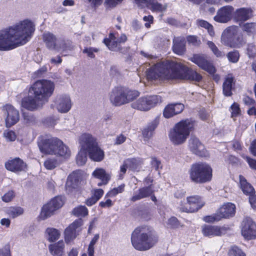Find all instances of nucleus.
<instances>
[{
	"label": "nucleus",
	"mask_w": 256,
	"mask_h": 256,
	"mask_svg": "<svg viewBox=\"0 0 256 256\" xmlns=\"http://www.w3.org/2000/svg\"><path fill=\"white\" fill-rule=\"evenodd\" d=\"M198 24L201 27L207 29L208 33L211 36H213L214 35V32L212 26L206 21L204 20H198Z\"/></svg>",
	"instance_id": "c03bdc74"
},
{
	"label": "nucleus",
	"mask_w": 256,
	"mask_h": 256,
	"mask_svg": "<svg viewBox=\"0 0 256 256\" xmlns=\"http://www.w3.org/2000/svg\"><path fill=\"white\" fill-rule=\"evenodd\" d=\"M16 48V25L0 30V50H10Z\"/></svg>",
	"instance_id": "1a4fd4ad"
},
{
	"label": "nucleus",
	"mask_w": 256,
	"mask_h": 256,
	"mask_svg": "<svg viewBox=\"0 0 256 256\" xmlns=\"http://www.w3.org/2000/svg\"><path fill=\"white\" fill-rule=\"evenodd\" d=\"M234 10L232 6H227L220 8L217 12L214 20L220 23H226L230 20L232 14Z\"/></svg>",
	"instance_id": "a211bd4d"
},
{
	"label": "nucleus",
	"mask_w": 256,
	"mask_h": 256,
	"mask_svg": "<svg viewBox=\"0 0 256 256\" xmlns=\"http://www.w3.org/2000/svg\"><path fill=\"white\" fill-rule=\"evenodd\" d=\"M64 248L63 242H58L54 244H50L49 246V250L54 256H62L64 253Z\"/></svg>",
	"instance_id": "f704fd0d"
},
{
	"label": "nucleus",
	"mask_w": 256,
	"mask_h": 256,
	"mask_svg": "<svg viewBox=\"0 0 256 256\" xmlns=\"http://www.w3.org/2000/svg\"><path fill=\"white\" fill-rule=\"evenodd\" d=\"M162 102L161 97L156 95L149 96L139 98L131 104L134 109L148 111Z\"/></svg>",
	"instance_id": "9b49d317"
},
{
	"label": "nucleus",
	"mask_w": 256,
	"mask_h": 256,
	"mask_svg": "<svg viewBox=\"0 0 256 256\" xmlns=\"http://www.w3.org/2000/svg\"><path fill=\"white\" fill-rule=\"evenodd\" d=\"M40 150L44 154H54L67 158L70 156V148L63 142L56 138H52L44 140L39 145Z\"/></svg>",
	"instance_id": "20e7f679"
},
{
	"label": "nucleus",
	"mask_w": 256,
	"mask_h": 256,
	"mask_svg": "<svg viewBox=\"0 0 256 256\" xmlns=\"http://www.w3.org/2000/svg\"><path fill=\"white\" fill-rule=\"evenodd\" d=\"M104 190L102 189H96L92 192V196L98 200L103 195Z\"/></svg>",
	"instance_id": "69168bd1"
},
{
	"label": "nucleus",
	"mask_w": 256,
	"mask_h": 256,
	"mask_svg": "<svg viewBox=\"0 0 256 256\" xmlns=\"http://www.w3.org/2000/svg\"><path fill=\"white\" fill-rule=\"evenodd\" d=\"M220 216L218 212L214 216H208L204 218V220L207 222H212L215 221H218L220 220Z\"/></svg>",
	"instance_id": "13d9d810"
},
{
	"label": "nucleus",
	"mask_w": 256,
	"mask_h": 256,
	"mask_svg": "<svg viewBox=\"0 0 256 256\" xmlns=\"http://www.w3.org/2000/svg\"><path fill=\"white\" fill-rule=\"evenodd\" d=\"M202 232L206 236H220L226 232V229L224 227L204 225L202 228Z\"/></svg>",
	"instance_id": "b1692460"
},
{
	"label": "nucleus",
	"mask_w": 256,
	"mask_h": 256,
	"mask_svg": "<svg viewBox=\"0 0 256 256\" xmlns=\"http://www.w3.org/2000/svg\"><path fill=\"white\" fill-rule=\"evenodd\" d=\"M87 149H84L82 146H80V150L76 158V163L78 165L83 166L86 164L87 160Z\"/></svg>",
	"instance_id": "4c0bfd02"
},
{
	"label": "nucleus",
	"mask_w": 256,
	"mask_h": 256,
	"mask_svg": "<svg viewBox=\"0 0 256 256\" xmlns=\"http://www.w3.org/2000/svg\"><path fill=\"white\" fill-rule=\"evenodd\" d=\"M204 204L199 196H191L187 198L186 202H182L180 208L183 212H194L202 208Z\"/></svg>",
	"instance_id": "f8f14e48"
},
{
	"label": "nucleus",
	"mask_w": 256,
	"mask_h": 256,
	"mask_svg": "<svg viewBox=\"0 0 256 256\" xmlns=\"http://www.w3.org/2000/svg\"><path fill=\"white\" fill-rule=\"evenodd\" d=\"M173 51L178 54H183L186 51V40L184 37L174 38L173 40Z\"/></svg>",
	"instance_id": "c85d7f7f"
},
{
	"label": "nucleus",
	"mask_w": 256,
	"mask_h": 256,
	"mask_svg": "<svg viewBox=\"0 0 256 256\" xmlns=\"http://www.w3.org/2000/svg\"><path fill=\"white\" fill-rule=\"evenodd\" d=\"M242 30L248 35L254 34L256 32V23L246 22L241 26Z\"/></svg>",
	"instance_id": "58836bf2"
},
{
	"label": "nucleus",
	"mask_w": 256,
	"mask_h": 256,
	"mask_svg": "<svg viewBox=\"0 0 256 256\" xmlns=\"http://www.w3.org/2000/svg\"><path fill=\"white\" fill-rule=\"evenodd\" d=\"M72 214L78 217H84L88 215V210L85 206H79L73 210Z\"/></svg>",
	"instance_id": "ea45409f"
},
{
	"label": "nucleus",
	"mask_w": 256,
	"mask_h": 256,
	"mask_svg": "<svg viewBox=\"0 0 256 256\" xmlns=\"http://www.w3.org/2000/svg\"><path fill=\"white\" fill-rule=\"evenodd\" d=\"M80 146L87 149L89 157L96 162L102 160L104 157V152L98 146L94 138L90 134H84L80 138Z\"/></svg>",
	"instance_id": "423d86ee"
},
{
	"label": "nucleus",
	"mask_w": 256,
	"mask_h": 256,
	"mask_svg": "<svg viewBox=\"0 0 256 256\" xmlns=\"http://www.w3.org/2000/svg\"><path fill=\"white\" fill-rule=\"evenodd\" d=\"M249 149L251 154L256 156V139L252 142Z\"/></svg>",
	"instance_id": "774afa93"
},
{
	"label": "nucleus",
	"mask_w": 256,
	"mask_h": 256,
	"mask_svg": "<svg viewBox=\"0 0 256 256\" xmlns=\"http://www.w3.org/2000/svg\"><path fill=\"white\" fill-rule=\"evenodd\" d=\"M56 210L50 205L49 202L44 205L42 208L39 218L41 220H44L52 216Z\"/></svg>",
	"instance_id": "473e14b6"
},
{
	"label": "nucleus",
	"mask_w": 256,
	"mask_h": 256,
	"mask_svg": "<svg viewBox=\"0 0 256 256\" xmlns=\"http://www.w3.org/2000/svg\"><path fill=\"white\" fill-rule=\"evenodd\" d=\"M133 246L140 251L147 250L158 242V236L153 229L144 226L136 228L132 232L131 238Z\"/></svg>",
	"instance_id": "f03ea898"
},
{
	"label": "nucleus",
	"mask_w": 256,
	"mask_h": 256,
	"mask_svg": "<svg viewBox=\"0 0 256 256\" xmlns=\"http://www.w3.org/2000/svg\"><path fill=\"white\" fill-rule=\"evenodd\" d=\"M28 96L22 100V106L30 110H34L42 107L44 104L35 96Z\"/></svg>",
	"instance_id": "5701e85b"
},
{
	"label": "nucleus",
	"mask_w": 256,
	"mask_h": 256,
	"mask_svg": "<svg viewBox=\"0 0 256 256\" xmlns=\"http://www.w3.org/2000/svg\"><path fill=\"white\" fill-rule=\"evenodd\" d=\"M239 57V53L236 50L229 52L227 54V58L228 60L232 62H236L238 60Z\"/></svg>",
	"instance_id": "3c124183"
},
{
	"label": "nucleus",
	"mask_w": 256,
	"mask_h": 256,
	"mask_svg": "<svg viewBox=\"0 0 256 256\" xmlns=\"http://www.w3.org/2000/svg\"><path fill=\"white\" fill-rule=\"evenodd\" d=\"M54 89V83L49 80H42L36 82L30 88L29 92L35 96L44 105L52 95Z\"/></svg>",
	"instance_id": "39448f33"
},
{
	"label": "nucleus",
	"mask_w": 256,
	"mask_h": 256,
	"mask_svg": "<svg viewBox=\"0 0 256 256\" xmlns=\"http://www.w3.org/2000/svg\"><path fill=\"white\" fill-rule=\"evenodd\" d=\"M14 192L12 191H10L6 193L2 198L3 201L5 202H10L12 198L14 197Z\"/></svg>",
	"instance_id": "680f3d73"
},
{
	"label": "nucleus",
	"mask_w": 256,
	"mask_h": 256,
	"mask_svg": "<svg viewBox=\"0 0 256 256\" xmlns=\"http://www.w3.org/2000/svg\"><path fill=\"white\" fill-rule=\"evenodd\" d=\"M189 146L195 154L202 156L204 154V146L199 140L195 136H192L189 140Z\"/></svg>",
	"instance_id": "a878e982"
},
{
	"label": "nucleus",
	"mask_w": 256,
	"mask_h": 256,
	"mask_svg": "<svg viewBox=\"0 0 256 256\" xmlns=\"http://www.w3.org/2000/svg\"><path fill=\"white\" fill-rule=\"evenodd\" d=\"M4 136L8 141H14L16 138V135L14 131L10 130H6L4 132Z\"/></svg>",
	"instance_id": "5fc2aeb1"
},
{
	"label": "nucleus",
	"mask_w": 256,
	"mask_h": 256,
	"mask_svg": "<svg viewBox=\"0 0 256 256\" xmlns=\"http://www.w3.org/2000/svg\"><path fill=\"white\" fill-rule=\"evenodd\" d=\"M184 108V106L182 103L170 104L164 108L163 116L166 118H170L180 114Z\"/></svg>",
	"instance_id": "6ab92c4d"
},
{
	"label": "nucleus",
	"mask_w": 256,
	"mask_h": 256,
	"mask_svg": "<svg viewBox=\"0 0 256 256\" xmlns=\"http://www.w3.org/2000/svg\"><path fill=\"white\" fill-rule=\"evenodd\" d=\"M43 40L48 49L58 52L61 50H71L74 48L71 41L64 38H58L56 36L50 32L43 34Z\"/></svg>",
	"instance_id": "6e6552de"
},
{
	"label": "nucleus",
	"mask_w": 256,
	"mask_h": 256,
	"mask_svg": "<svg viewBox=\"0 0 256 256\" xmlns=\"http://www.w3.org/2000/svg\"><path fill=\"white\" fill-rule=\"evenodd\" d=\"M207 44L216 56L222 57L224 56V54L218 50V47L213 42L208 41L207 42Z\"/></svg>",
	"instance_id": "37998d69"
},
{
	"label": "nucleus",
	"mask_w": 256,
	"mask_h": 256,
	"mask_svg": "<svg viewBox=\"0 0 256 256\" xmlns=\"http://www.w3.org/2000/svg\"><path fill=\"white\" fill-rule=\"evenodd\" d=\"M156 126L155 124H152L144 128L142 132L144 136L146 138H149L152 136Z\"/></svg>",
	"instance_id": "8fccbe9b"
},
{
	"label": "nucleus",
	"mask_w": 256,
	"mask_h": 256,
	"mask_svg": "<svg viewBox=\"0 0 256 256\" xmlns=\"http://www.w3.org/2000/svg\"><path fill=\"white\" fill-rule=\"evenodd\" d=\"M166 226L170 228H177L180 226L178 220L174 216L170 218L166 222Z\"/></svg>",
	"instance_id": "de8ad7c7"
},
{
	"label": "nucleus",
	"mask_w": 256,
	"mask_h": 256,
	"mask_svg": "<svg viewBox=\"0 0 256 256\" xmlns=\"http://www.w3.org/2000/svg\"><path fill=\"white\" fill-rule=\"evenodd\" d=\"M6 213L10 217L15 218L16 216V208L14 207H10L6 209Z\"/></svg>",
	"instance_id": "338daca9"
},
{
	"label": "nucleus",
	"mask_w": 256,
	"mask_h": 256,
	"mask_svg": "<svg viewBox=\"0 0 256 256\" xmlns=\"http://www.w3.org/2000/svg\"><path fill=\"white\" fill-rule=\"evenodd\" d=\"M252 12L250 8H242L236 10L234 16L238 20L246 21L252 16Z\"/></svg>",
	"instance_id": "bb28decb"
},
{
	"label": "nucleus",
	"mask_w": 256,
	"mask_h": 256,
	"mask_svg": "<svg viewBox=\"0 0 256 256\" xmlns=\"http://www.w3.org/2000/svg\"><path fill=\"white\" fill-rule=\"evenodd\" d=\"M187 40L188 43L194 46H197L200 44V41L198 40L197 37L194 36H190L187 37Z\"/></svg>",
	"instance_id": "052dcab7"
},
{
	"label": "nucleus",
	"mask_w": 256,
	"mask_h": 256,
	"mask_svg": "<svg viewBox=\"0 0 256 256\" xmlns=\"http://www.w3.org/2000/svg\"><path fill=\"white\" fill-rule=\"evenodd\" d=\"M50 205L56 210L60 208L64 204L62 197L56 196L48 202Z\"/></svg>",
	"instance_id": "a19ab883"
},
{
	"label": "nucleus",
	"mask_w": 256,
	"mask_h": 256,
	"mask_svg": "<svg viewBox=\"0 0 256 256\" xmlns=\"http://www.w3.org/2000/svg\"><path fill=\"white\" fill-rule=\"evenodd\" d=\"M44 166L48 170H52L56 166V160L54 158L47 159L44 162Z\"/></svg>",
	"instance_id": "603ef678"
},
{
	"label": "nucleus",
	"mask_w": 256,
	"mask_h": 256,
	"mask_svg": "<svg viewBox=\"0 0 256 256\" xmlns=\"http://www.w3.org/2000/svg\"><path fill=\"white\" fill-rule=\"evenodd\" d=\"M242 236L246 240L256 238V224L250 218L244 219L241 225Z\"/></svg>",
	"instance_id": "ddd939ff"
},
{
	"label": "nucleus",
	"mask_w": 256,
	"mask_h": 256,
	"mask_svg": "<svg viewBox=\"0 0 256 256\" xmlns=\"http://www.w3.org/2000/svg\"><path fill=\"white\" fill-rule=\"evenodd\" d=\"M246 160L248 163L250 167L255 170H256V160L250 158L248 156L246 158Z\"/></svg>",
	"instance_id": "e2e57ef3"
},
{
	"label": "nucleus",
	"mask_w": 256,
	"mask_h": 256,
	"mask_svg": "<svg viewBox=\"0 0 256 256\" xmlns=\"http://www.w3.org/2000/svg\"><path fill=\"white\" fill-rule=\"evenodd\" d=\"M152 192L153 191L150 186L142 188L139 189L138 192L134 195L130 200L132 202H136L149 196Z\"/></svg>",
	"instance_id": "c756f323"
},
{
	"label": "nucleus",
	"mask_w": 256,
	"mask_h": 256,
	"mask_svg": "<svg viewBox=\"0 0 256 256\" xmlns=\"http://www.w3.org/2000/svg\"><path fill=\"white\" fill-rule=\"evenodd\" d=\"M232 42H234V45L229 46L232 48H239L243 44L244 41L242 36L240 34H238V32L237 36Z\"/></svg>",
	"instance_id": "09e8293b"
},
{
	"label": "nucleus",
	"mask_w": 256,
	"mask_h": 256,
	"mask_svg": "<svg viewBox=\"0 0 256 256\" xmlns=\"http://www.w3.org/2000/svg\"><path fill=\"white\" fill-rule=\"evenodd\" d=\"M124 184H122L117 188H114L106 194V196L112 197L116 196L119 193H122L124 190Z\"/></svg>",
	"instance_id": "49530a36"
},
{
	"label": "nucleus",
	"mask_w": 256,
	"mask_h": 256,
	"mask_svg": "<svg viewBox=\"0 0 256 256\" xmlns=\"http://www.w3.org/2000/svg\"><path fill=\"white\" fill-rule=\"evenodd\" d=\"M229 256H246L245 254L236 246H232L228 252Z\"/></svg>",
	"instance_id": "a18cd8bd"
},
{
	"label": "nucleus",
	"mask_w": 256,
	"mask_h": 256,
	"mask_svg": "<svg viewBox=\"0 0 256 256\" xmlns=\"http://www.w3.org/2000/svg\"><path fill=\"white\" fill-rule=\"evenodd\" d=\"M238 31V28L236 26H231L226 28L221 37L222 44L226 46L234 45V42H232L237 36Z\"/></svg>",
	"instance_id": "aec40b11"
},
{
	"label": "nucleus",
	"mask_w": 256,
	"mask_h": 256,
	"mask_svg": "<svg viewBox=\"0 0 256 256\" xmlns=\"http://www.w3.org/2000/svg\"><path fill=\"white\" fill-rule=\"evenodd\" d=\"M82 220L78 219L70 224L65 230V242L68 244L73 240L78 234V228L82 224Z\"/></svg>",
	"instance_id": "2eb2a0df"
},
{
	"label": "nucleus",
	"mask_w": 256,
	"mask_h": 256,
	"mask_svg": "<svg viewBox=\"0 0 256 256\" xmlns=\"http://www.w3.org/2000/svg\"><path fill=\"white\" fill-rule=\"evenodd\" d=\"M234 84V78L228 74L226 78L222 85L223 93L224 96H228L232 94V88Z\"/></svg>",
	"instance_id": "2f4dec72"
},
{
	"label": "nucleus",
	"mask_w": 256,
	"mask_h": 256,
	"mask_svg": "<svg viewBox=\"0 0 256 256\" xmlns=\"http://www.w3.org/2000/svg\"><path fill=\"white\" fill-rule=\"evenodd\" d=\"M34 30L33 23L28 20L17 24V46L26 44L31 38Z\"/></svg>",
	"instance_id": "9d476101"
},
{
	"label": "nucleus",
	"mask_w": 256,
	"mask_h": 256,
	"mask_svg": "<svg viewBox=\"0 0 256 256\" xmlns=\"http://www.w3.org/2000/svg\"><path fill=\"white\" fill-rule=\"evenodd\" d=\"M46 232L48 234V240L50 242H54L59 238L60 233L55 228H48Z\"/></svg>",
	"instance_id": "79ce46f5"
},
{
	"label": "nucleus",
	"mask_w": 256,
	"mask_h": 256,
	"mask_svg": "<svg viewBox=\"0 0 256 256\" xmlns=\"http://www.w3.org/2000/svg\"><path fill=\"white\" fill-rule=\"evenodd\" d=\"M149 80L172 78L200 82L202 76L196 71L174 61L166 60L154 64L146 72Z\"/></svg>",
	"instance_id": "f257e3e1"
},
{
	"label": "nucleus",
	"mask_w": 256,
	"mask_h": 256,
	"mask_svg": "<svg viewBox=\"0 0 256 256\" xmlns=\"http://www.w3.org/2000/svg\"><path fill=\"white\" fill-rule=\"evenodd\" d=\"M232 116V117L236 116L240 114V108L238 104L234 103L231 106Z\"/></svg>",
	"instance_id": "bf43d9fd"
},
{
	"label": "nucleus",
	"mask_w": 256,
	"mask_h": 256,
	"mask_svg": "<svg viewBox=\"0 0 256 256\" xmlns=\"http://www.w3.org/2000/svg\"><path fill=\"white\" fill-rule=\"evenodd\" d=\"M127 40V37L124 34L120 36L118 33H110L109 38H105L104 42L111 50H117L119 49V45L120 43L124 42Z\"/></svg>",
	"instance_id": "4468645a"
},
{
	"label": "nucleus",
	"mask_w": 256,
	"mask_h": 256,
	"mask_svg": "<svg viewBox=\"0 0 256 256\" xmlns=\"http://www.w3.org/2000/svg\"><path fill=\"white\" fill-rule=\"evenodd\" d=\"M110 100L114 106L125 104L124 88L117 87L113 89L110 94Z\"/></svg>",
	"instance_id": "dca6fc26"
},
{
	"label": "nucleus",
	"mask_w": 256,
	"mask_h": 256,
	"mask_svg": "<svg viewBox=\"0 0 256 256\" xmlns=\"http://www.w3.org/2000/svg\"><path fill=\"white\" fill-rule=\"evenodd\" d=\"M4 114L7 115L6 119V124L7 128H10L16 123V110L10 104H6L2 108Z\"/></svg>",
	"instance_id": "393cba45"
},
{
	"label": "nucleus",
	"mask_w": 256,
	"mask_h": 256,
	"mask_svg": "<svg viewBox=\"0 0 256 256\" xmlns=\"http://www.w3.org/2000/svg\"><path fill=\"white\" fill-rule=\"evenodd\" d=\"M235 205L232 203H228L224 204L218 210V213L222 218H226L232 216L236 212Z\"/></svg>",
	"instance_id": "cd10ccee"
},
{
	"label": "nucleus",
	"mask_w": 256,
	"mask_h": 256,
	"mask_svg": "<svg viewBox=\"0 0 256 256\" xmlns=\"http://www.w3.org/2000/svg\"><path fill=\"white\" fill-rule=\"evenodd\" d=\"M196 122L192 118L182 120L175 124L169 134L170 141L174 145L184 143L194 130Z\"/></svg>",
	"instance_id": "7ed1b4c3"
},
{
	"label": "nucleus",
	"mask_w": 256,
	"mask_h": 256,
	"mask_svg": "<svg viewBox=\"0 0 256 256\" xmlns=\"http://www.w3.org/2000/svg\"><path fill=\"white\" fill-rule=\"evenodd\" d=\"M56 107L60 112H68L72 107V102L69 96L62 95L58 96L56 100Z\"/></svg>",
	"instance_id": "412c9836"
},
{
	"label": "nucleus",
	"mask_w": 256,
	"mask_h": 256,
	"mask_svg": "<svg viewBox=\"0 0 256 256\" xmlns=\"http://www.w3.org/2000/svg\"><path fill=\"white\" fill-rule=\"evenodd\" d=\"M240 186L243 192L247 195L252 196L254 189L253 187L247 182L246 178L240 175L239 176Z\"/></svg>",
	"instance_id": "72a5a7b5"
},
{
	"label": "nucleus",
	"mask_w": 256,
	"mask_h": 256,
	"mask_svg": "<svg viewBox=\"0 0 256 256\" xmlns=\"http://www.w3.org/2000/svg\"><path fill=\"white\" fill-rule=\"evenodd\" d=\"M27 170V165L22 160L17 158V172L26 171Z\"/></svg>",
	"instance_id": "4d7b16f0"
},
{
	"label": "nucleus",
	"mask_w": 256,
	"mask_h": 256,
	"mask_svg": "<svg viewBox=\"0 0 256 256\" xmlns=\"http://www.w3.org/2000/svg\"><path fill=\"white\" fill-rule=\"evenodd\" d=\"M92 175L96 178L100 180L102 184H106L110 180V176L102 168H97L92 172Z\"/></svg>",
	"instance_id": "7c9ffc66"
},
{
	"label": "nucleus",
	"mask_w": 256,
	"mask_h": 256,
	"mask_svg": "<svg viewBox=\"0 0 256 256\" xmlns=\"http://www.w3.org/2000/svg\"><path fill=\"white\" fill-rule=\"evenodd\" d=\"M190 60L210 74H214L216 71L215 68L205 58L203 55L194 54Z\"/></svg>",
	"instance_id": "f3484780"
},
{
	"label": "nucleus",
	"mask_w": 256,
	"mask_h": 256,
	"mask_svg": "<svg viewBox=\"0 0 256 256\" xmlns=\"http://www.w3.org/2000/svg\"><path fill=\"white\" fill-rule=\"evenodd\" d=\"M5 166L8 170L15 172L16 171V158L9 160L6 162Z\"/></svg>",
	"instance_id": "6e6d98bb"
},
{
	"label": "nucleus",
	"mask_w": 256,
	"mask_h": 256,
	"mask_svg": "<svg viewBox=\"0 0 256 256\" xmlns=\"http://www.w3.org/2000/svg\"><path fill=\"white\" fill-rule=\"evenodd\" d=\"M152 0H150V2H148V3H140L138 4V2H136L139 6L142 7L144 5L147 6L148 4H152V8L153 10L156 11V12H164L166 10L167 8V4H161L160 3H158V2H154L152 3Z\"/></svg>",
	"instance_id": "c9c22d12"
},
{
	"label": "nucleus",
	"mask_w": 256,
	"mask_h": 256,
	"mask_svg": "<svg viewBox=\"0 0 256 256\" xmlns=\"http://www.w3.org/2000/svg\"><path fill=\"white\" fill-rule=\"evenodd\" d=\"M98 50H99L97 48L90 47L84 48L82 52L86 54L89 58H92L95 57L94 52H97Z\"/></svg>",
	"instance_id": "864d4df0"
},
{
	"label": "nucleus",
	"mask_w": 256,
	"mask_h": 256,
	"mask_svg": "<svg viewBox=\"0 0 256 256\" xmlns=\"http://www.w3.org/2000/svg\"><path fill=\"white\" fill-rule=\"evenodd\" d=\"M130 162V160H128L125 161L124 164L120 166V176L126 173L127 168H128V165Z\"/></svg>",
	"instance_id": "0e129e2a"
},
{
	"label": "nucleus",
	"mask_w": 256,
	"mask_h": 256,
	"mask_svg": "<svg viewBox=\"0 0 256 256\" xmlns=\"http://www.w3.org/2000/svg\"><path fill=\"white\" fill-rule=\"evenodd\" d=\"M125 104L129 103L140 96V92L136 90H132L124 88Z\"/></svg>",
	"instance_id": "e433bc0d"
},
{
	"label": "nucleus",
	"mask_w": 256,
	"mask_h": 256,
	"mask_svg": "<svg viewBox=\"0 0 256 256\" xmlns=\"http://www.w3.org/2000/svg\"><path fill=\"white\" fill-rule=\"evenodd\" d=\"M188 174L192 182L196 184H202L211 180L212 169L206 164L196 163L192 166Z\"/></svg>",
	"instance_id": "0eeeda50"
},
{
	"label": "nucleus",
	"mask_w": 256,
	"mask_h": 256,
	"mask_svg": "<svg viewBox=\"0 0 256 256\" xmlns=\"http://www.w3.org/2000/svg\"><path fill=\"white\" fill-rule=\"evenodd\" d=\"M82 179V172L76 170L71 173L68 176L66 183V187L70 188H77L80 184Z\"/></svg>",
	"instance_id": "4be33fe9"
}]
</instances>
